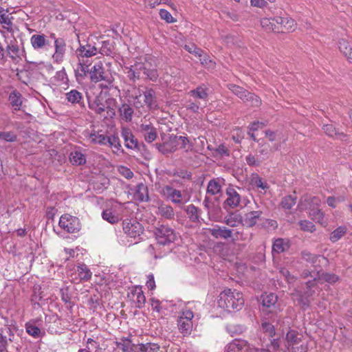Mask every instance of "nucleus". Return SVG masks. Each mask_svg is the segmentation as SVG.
<instances>
[{"label":"nucleus","mask_w":352,"mask_h":352,"mask_svg":"<svg viewBox=\"0 0 352 352\" xmlns=\"http://www.w3.org/2000/svg\"><path fill=\"white\" fill-rule=\"evenodd\" d=\"M277 24V32H285V31H293L296 23L294 19L288 16H275Z\"/></svg>","instance_id":"obj_15"},{"label":"nucleus","mask_w":352,"mask_h":352,"mask_svg":"<svg viewBox=\"0 0 352 352\" xmlns=\"http://www.w3.org/2000/svg\"><path fill=\"white\" fill-rule=\"evenodd\" d=\"M289 245L283 239H277L274 241L272 245V252L280 254L288 249Z\"/></svg>","instance_id":"obj_45"},{"label":"nucleus","mask_w":352,"mask_h":352,"mask_svg":"<svg viewBox=\"0 0 352 352\" xmlns=\"http://www.w3.org/2000/svg\"><path fill=\"white\" fill-rule=\"evenodd\" d=\"M185 211L192 222L196 223L199 221L200 210L197 207L193 204H190L186 206Z\"/></svg>","instance_id":"obj_38"},{"label":"nucleus","mask_w":352,"mask_h":352,"mask_svg":"<svg viewBox=\"0 0 352 352\" xmlns=\"http://www.w3.org/2000/svg\"><path fill=\"white\" fill-rule=\"evenodd\" d=\"M301 256L303 260L305 261L314 265L316 263L318 258H322V259H325L324 256H321L320 255H316L311 254L310 252L307 250H303L301 252Z\"/></svg>","instance_id":"obj_49"},{"label":"nucleus","mask_w":352,"mask_h":352,"mask_svg":"<svg viewBox=\"0 0 352 352\" xmlns=\"http://www.w3.org/2000/svg\"><path fill=\"white\" fill-rule=\"evenodd\" d=\"M116 346L123 352H135L138 348L137 344H132L129 338H122L120 342H116Z\"/></svg>","instance_id":"obj_32"},{"label":"nucleus","mask_w":352,"mask_h":352,"mask_svg":"<svg viewBox=\"0 0 352 352\" xmlns=\"http://www.w3.org/2000/svg\"><path fill=\"white\" fill-rule=\"evenodd\" d=\"M137 349L135 352H157L160 349L158 344L155 343H146L137 344Z\"/></svg>","instance_id":"obj_43"},{"label":"nucleus","mask_w":352,"mask_h":352,"mask_svg":"<svg viewBox=\"0 0 352 352\" xmlns=\"http://www.w3.org/2000/svg\"><path fill=\"white\" fill-rule=\"evenodd\" d=\"M318 279H322L329 283H335L338 280V276L334 274L323 273L321 276L318 275Z\"/></svg>","instance_id":"obj_61"},{"label":"nucleus","mask_w":352,"mask_h":352,"mask_svg":"<svg viewBox=\"0 0 352 352\" xmlns=\"http://www.w3.org/2000/svg\"><path fill=\"white\" fill-rule=\"evenodd\" d=\"M179 140L181 141L180 142V147L181 148H183L185 150V152H188L192 150L193 145L192 142L189 140V139L187 137L185 136H179L178 138Z\"/></svg>","instance_id":"obj_59"},{"label":"nucleus","mask_w":352,"mask_h":352,"mask_svg":"<svg viewBox=\"0 0 352 352\" xmlns=\"http://www.w3.org/2000/svg\"><path fill=\"white\" fill-rule=\"evenodd\" d=\"M300 228L302 230L305 232H313L316 230L315 225L307 220H302L298 223Z\"/></svg>","instance_id":"obj_58"},{"label":"nucleus","mask_w":352,"mask_h":352,"mask_svg":"<svg viewBox=\"0 0 352 352\" xmlns=\"http://www.w3.org/2000/svg\"><path fill=\"white\" fill-rule=\"evenodd\" d=\"M250 184L263 190L268 188L267 184L265 182H263V179L257 174L252 176Z\"/></svg>","instance_id":"obj_56"},{"label":"nucleus","mask_w":352,"mask_h":352,"mask_svg":"<svg viewBox=\"0 0 352 352\" xmlns=\"http://www.w3.org/2000/svg\"><path fill=\"white\" fill-rule=\"evenodd\" d=\"M69 160L72 164L78 166L85 164L86 158L82 153L76 151L70 153Z\"/></svg>","instance_id":"obj_44"},{"label":"nucleus","mask_w":352,"mask_h":352,"mask_svg":"<svg viewBox=\"0 0 352 352\" xmlns=\"http://www.w3.org/2000/svg\"><path fill=\"white\" fill-rule=\"evenodd\" d=\"M120 116L126 122H131L132 120L133 109L129 104L124 103L118 109Z\"/></svg>","instance_id":"obj_31"},{"label":"nucleus","mask_w":352,"mask_h":352,"mask_svg":"<svg viewBox=\"0 0 352 352\" xmlns=\"http://www.w3.org/2000/svg\"><path fill=\"white\" fill-rule=\"evenodd\" d=\"M224 223L230 227H236L237 224L243 225L242 216L237 214H231L225 219Z\"/></svg>","instance_id":"obj_47"},{"label":"nucleus","mask_w":352,"mask_h":352,"mask_svg":"<svg viewBox=\"0 0 352 352\" xmlns=\"http://www.w3.org/2000/svg\"><path fill=\"white\" fill-rule=\"evenodd\" d=\"M158 213L167 219H173L175 217L173 208L169 205L161 204L158 207Z\"/></svg>","instance_id":"obj_35"},{"label":"nucleus","mask_w":352,"mask_h":352,"mask_svg":"<svg viewBox=\"0 0 352 352\" xmlns=\"http://www.w3.org/2000/svg\"><path fill=\"white\" fill-rule=\"evenodd\" d=\"M309 217L313 221H315L319 223H322L324 218V213L319 210L317 207L309 209Z\"/></svg>","instance_id":"obj_52"},{"label":"nucleus","mask_w":352,"mask_h":352,"mask_svg":"<svg viewBox=\"0 0 352 352\" xmlns=\"http://www.w3.org/2000/svg\"><path fill=\"white\" fill-rule=\"evenodd\" d=\"M133 104L137 109L144 107L145 105L151 109H157V103L154 90L146 89L142 94L139 91V94L134 97Z\"/></svg>","instance_id":"obj_4"},{"label":"nucleus","mask_w":352,"mask_h":352,"mask_svg":"<svg viewBox=\"0 0 352 352\" xmlns=\"http://www.w3.org/2000/svg\"><path fill=\"white\" fill-rule=\"evenodd\" d=\"M122 224L124 233L131 238L140 236L143 233L142 225L135 219H125Z\"/></svg>","instance_id":"obj_10"},{"label":"nucleus","mask_w":352,"mask_h":352,"mask_svg":"<svg viewBox=\"0 0 352 352\" xmlns=\"http://www.w3.org/2000/svg\"><path fill=\"white\" fill-rule=\"evenodd\" d=\"M228 197L226 200V204L231 208H234L239 206L241 197L239 194L233 188L227 190Z\"/></svg>","instance_id":"obj_29"},{"label":"nucleus","mask_w":352,"mask_h":352,"mask_svg":"<svg viewBox=\"0 0 352 352\" xmlns=\"http://www.w3.org/2000/svg\"><path fill=\"white\" fill-rule=\"evenodd\" d=\"M263 212L261 210L251 211L245 213L242 217L243 226L251 228L255 226L258 220L261 218Z\"/></svg>","instance_id":"obj_22"},{"label":"nucleus","mask_w":352,"mask_h":352,"mask_svg":"<svg viewBox=\"0 0 352 352\" xmlns=\"http://www.w3.org/2000/svg\"><path fill=\"white\" fill-rule=\"evenodd\" d=\"M140 131L143 134L146 142H153L157 137V129L151 123H142Z\"/></svg>","instance_id":"obj_18"},{"label":"nucleus","mask_w":352,"mask_h":352,"mask_svg":"<svg viewBox=\"0 0 352 352\" xmlns=\"http://www.w3.org/2000/svg\"><path fill=\"white\" fill-rule=\"evenodd\" d=\"M14 334L9 327H6L0 332V352H3L12 344L14 339Z\"/></svg>","instance_id":"obj_17"},{"label":"nucleus","mask_w":352,"mask_h":352,"mask_svg":"<svg viewBox=\"0 0 352 352\" xmlns=\"http://www.w3.org/2000/svg\"><path fill=\"white\" fill-rule=\"evenodd\" d=\"M135 196L140 201H148L149 200L147 186L140 183L136 186Z\"/></svg>","instance_id":"obj_34"},{"label":"nucleus","mask_w":352,"mask_h":352,"mask_svg":"<svg viewBox=\"0 0 352 352\" xmlns=\"http://www.w3.org/2000/svg\"><path fill=\"white\" fill-rule=\"evenodd\" d=\"M90 138L93 142L98 143L100 144H107L108 142L109 137L104 134L91 133Z\"/></svg>","instance_id":"obj_57"},{"label":"nucleus","mask_w":352,"mask_h":352,"mask_svg":"<svg viewBox=\"0 0 352 352\" xmlns=\"http://www.w3.org/2000/svg\"><path fill=\"white\" fill-rule=\"evenodd\" d=\"M218 305L228 311L241 310L244 306L245 300L243 294L231 289H226L219 296Z\"/></svg>","instance_id":"obj_2"},{"label":"nucleus","mask_w":352,"mask_h":352,"mask_svg":"<svg viewBox=\"0 0 352 352\" xmlns=\"http://www.w3.org/2000/svg\"><path fill=\"white\" fill-rule=\"evenodd\" d=\"M261 25L266 32H277L278 28L275 21V17L262 19L261 20Z\"/></svg>","instance_id":"obj_33"},{"label":"nucleus","mask_w":352,"mask_h":352,"mask_svg":"<svg viewBox=\"0 0 352 352\" xmlns=\"http://www.w3.org/2000/svg\"><path fill=\"white\" fill-rule=\"evenodd\" d=\"M160 193L167 199H170L173 203H182V192L179 190L173 188L169 185L164 186L162 188Z\"/></svg>","instance_id":"obj_14"},{"label":"nucleus","mask_w":352,"mask_h":352,"mask_svg":"<svg viewBox=\"0 0 352 352\" xmlns=\"http://www.w3.org/2000/svg\"><path fill=\"white\" fill-rule=\"evenodd\" d=\"M127 297L139 309L142 308L146 302V298L140 286L130 288Z\"/></svg>","instance_id":"obj_11"},{"label":"nucleus","mask_w":352,"mask_h":352,"mask_svg":"<svg viewBox=\"0 0 352 352\" xmlns=\"http://www.w3.org/2000/svg\"><path fill=\"white\" fill-rule=\"evenodd\" d=\"M126 74L133 82L140 79L156 81L158 78L157 69L146 60L144 62H136L129 68Z\"/></svg>","instance_id":"obj_1"},{"label":"nucleus","mask_w":352,"mask_h":352,"mask_svg":"<svg viewBox=\"0 0 352 352\" xmlns=\"http://www.w3.org/2000/svg\"><path fill=\"white\" fill-rule=\"evenodd\" d=\"M21 97V94L16 90L12 91L9 96V101L12 106L14 107L15 111L19 110L22 104Z\"/></svg>","instance_id":"obj_41"},{"label":"nucleus","mask_w":352,"mask_h":352,"mask_svg":"<svg viewBox=\"0 0 352 352\" xmlns=\"http://www.w3.org/2000/svg\"><path fill=\"white\" fill-rule=\"evenodd\" d=\"M177 136H170L168 141L164 143H156L155 146L162 154L166 155L168 153H174L177 150L176 139Z\"/></svg>","instance_id":"obj_16"},{"label":"nucleus","mask_w":352,"mask_h":352,"mask_svg":"<svg viewBox=\"0 0 352 352\" xmlns=\"http://www.w3.org/2000/svg\"><path fill=\"white\" fill-rule=\"evenodd\" d=\"M65 97L67 100L73 104H77L80 106H84L82 94L76 89H72L65 94Z\"/></svg>","instance_id":"obj_28"},{"label":"nucleus","mask_w":352,"mask_h":352,"mask_svg":"<svg viewBox=\"0 0 352 352\" xmlns=\"http://www.w3.org/2000/svg\"><path fill=\"white\" fill-rule=\"evenodd\" d=\"M7 10H0V24L4 29L11 32L12 30V19L13 17L10 16V14H7Z\"/></svg>","instance_id":"obj_30"},{"label":"nucleus","mask_w":352,"mask_h":352,"mask_svg":"<svg viewBox=\"0 0 352 352\" xmlns=\"http://www.w3.org/2000/svg\"><path fill=\"white\" fill-rule=\"evenodd\" d=\"M346 232V228L343 226H340L336 228L334 231H333L330 236V240L332 242H336L338 241L342 236H343Z\"/></svg>","instance_id":"obj_54"},{"label":"nucleus","mask_w":352,"mask_h":352,"mask_svg":"<svg viewBox=\"0 0 352 352\" xmlns=\"http://www.w3.org/2000/svg\"><path fill=\"white\" fill-rule=\"evenodd\" d=\"M83 349L90 352H98L100 350V344L92 338H88L86 342V346Z\"/></svg>","instance_id":"obj_55"},{"label":"nucleus","mask_w":352,"mask_h":352,"mask_svg":"<svg viewBox=\"0 0 352 352\" xmlns=\"http://www.w3.org/2000/svg\"><path fill=\"white\" fill-rule=\"evenodd\" d=\"M116 104L117 102L115 98L109 95L100 94L91 103H89V107L98 114H102L106 111L105 118H113L116 116Z\"/></svg>","instance_id":"obj_3"},{"label":"nucleus","mask_w":352,"mask_h":352,"mask_svg":"<svg viewBox=\"0 0 352 352\" xmlns=\"http://www.w3.org/2000/svg\"><path fill=\"white\" fill-rule=\"evenodd\" d=\"M261 329L265 333H267L270 337H272L275 335L274 327L270 322H262Z\"/></svg>","instance_id":"obj_63"},{"label":"nucleus","mask_w":352,"mask_h":352,"mask_svg":"<svg viewBox=\"0 0 352 352\" xmlns=\"http://www.w3.org/2000/svg\"><path fill=\"white\" fill-rule=\"evenodd\" d=\"M209 232L215 239H223L225 240L232 239L233 240L234 230L226 226H215L214 228L209 229Z\"/></svg>","instance_id":"obj_13"},{"label":"nucleus","mask_w":352,"mask_h":352,"mask_svg":"<svg viewBox=\"0 0 352 352\" xmlns=\"http://www.w3.org/2000/svg\"><path fill=\"white\" fill-rule=\"evenodd\" d=\"M338 46L340 51L347 58L352 54V44L347 40L342 38L339 41Z\"/></svg>","instance_id":"obj_46"},{"label":"nucleus","mask_w":352,"mask_h":352,"mask_svg":"<svg viewBox=\"0 0 352 352\" xmlns=\"http://www.w3.org/2000/svg\"><path fill=\"white\" fill-rule=\"evenodd\" d=\"M89 76L91 80L94 82H98L100 81L105 82V87H108L109 85H111L114 80L111 74L108 71L104 70L103 65L101 62L95 64L90 69Z\"/></svg>","instance_id":"obj_5"},{"label":"nucleus","mask_w":352,"mask_h":352,"mask_svg":"<svg viewBox=\"0 0 352 352\" xmlns=\"http://www.w3.org/2000/svg\"><path fill=\"white\" fill-rule=\"evenodd\" d=\"M286 344L287 350H290L296 345L302 342V336L295 330L291 329L287 331L285 336Z\"/></svg>","instance_id":"obj_21"},{"label":"nucleus","mask_w":352,"mask_h":352,"mask_svg":"<svg viewBox=\"0 0 352 352\" xmlns=\"http://www.w3.org/2000/svg\"><path fill=\"white\" fill-rule=\"evenodd\" d=\"M67 45L65 40L61 37L55 38L54 53L52 55L54 62L58 64L61 63L64 60Z\"/></svg>","instance_id":"obj_12"},{"label":"nucleus","mask_w":352,"mask_h":352,"mask_svg":"<svg viewBox=\"0 0 352 352\" xmlns=\"http://www.w3.org/2000/svg\"><path fill=\"white\" fill-rule=\"evenodd\" d=\"M248 343L246 340L235 339L226 346V352H246Z\"/></svg>","instance_id":"obj_23"},{"label":"nucleus","mask_w":352,"mask_h":352,"mask_svg":"<svg viewBox=\"0 0 352 352\" xmlns=\"http://www.w3.org/2000/svg\"><path fill=\"white\" fill-rule=\"evenodd\" d=\"M184 49L189 53L193 54L197 56H202L203 50L197 47L195 44L185 45Z\"/></svg>","instance_id":"obj_60"},{"label":"nucleus","mask_w":352,"mask_h":352,"mask_svg":"<svg viewBox=\"0 0 352 352\" xmlns=\"http://www.w3.org/2000/svg\"><path fill=\"white\" fill-rule=\"evenodd\" d=\"M54 79L56 82L67 84L68 81V78L64 68L60 71H58L56 73V75L54 76Z\"/></svg>","instance_id":"obj_62"},{"label":"nucleus","mask_w":352,"mask_h":352,"mask_svg":"<svg viewBox=\"0 0 352 352\" xmlns=\"http://www.w3.org/2000/svg\"><path fill=\"white\" fill-rule=\"evenodd\" d=\"M320 200L317 197H302L298 204V208L302 211L307 208H316L320 206Z\"/></svg>","instance_id":"obj_20"},{"label":"nucleus","mask_w":352,"mask_h":352,"mask_svg":"<svg viewBox=\"0 0 352 352\" xmlns=\"http://www.w3.org/2000/svg\"><path fill=\"white\" fill-rule=\"evenodd\" d=\"M193 317L192 311L190 309H186L182 311L177 319L178 329L184 336L189 335L192 329V319Z\"/></svg>","instance_id":"obj_7"},{"label":"nucleus","mask_w":352,"mask_h":352,"mask_svg":"<svg viewBox=\"0 0 352 352\" xmlns=\"http://www.w3.org/2000/svg\"><path fill=\"white\" fill-rule=\"evenodd\" d=\"M296 196L287 195L284 197L280 202V205L284 209L290 210L296 203Z\"/></svg>","instance_id":"obj_50"},{"label":"nucleus","mask_w":352,"mask_h":352,"mask_svg":"<svg viewBox=\"0 0 352 352\" xmlns=\"http://www.w3.org/2000/svg\"><path fill=\"white\" fill-rule=\"evenodd\" d=\"M313 294V291H307L305 294H302L301 292H297L296 294H292V295L297 297L296 300L301 308L306 309L310 305L309 298Z\"/></svg>","instance_id":"obj_25"},{"label":"nucleus","mask_w":352,"mask_h":352,"mask_svg":"<svg viewBox=\"0 0 352 352\" xmlns=\"http://www.w3.org/2000/svg\"><path fill=\"white\" fill-rule=\"evenodd\" d=\"M102 217L104 220L111 224H115L120 220L119 217L118 215L113 214L112 211L109 209H107L102 212Z\"/></svg>","instance_id":"obj_51"},{"label":"nucleus","mask_w":352,"mask_h":352,"mask_svg":"<svg viewBox=\"0 0 352 352\" xmlns=\"http://www.w3.org/2000/svg\"><path fill=\"white\" fill-rule=\"evenodd\" d=\"M78 272L80 280H88L91 278V273L85 264L78 266Z\"/></svg>","instance_id":"obj_53"},{"label":"nucleus","mask_w":352,"mask_h":352,"mask_svg":"<svg viewBox=\"0 0 352 352\" xmlns=\"http://www.w3.org/2000/svg\"><path fill=\"white\" fill-rule=\"evenodd\" d=\"M90 69L89 65L84 63L79 62L76 69H75V76L78 80L83 79L87 74H89Z\"/></svg>","instance_id":"obj_40"},{"label":"nucleus","mask_w":352,"mask_h":352,"mask_svg":"<svg viewBox=\"0 0 352 352\" xmlns=\"http://www.w3.org/2000/svg\"><path fill=\"white\" fill-rule=\"evenodd\" d=\"M221 181L217 179H211L207 186V192L212 195H217L221 190Z\"/></svg>","instance_id":"obj_37"},{"label":"nucleus","mask_w":352,"mask_h":352,"mask_svg":"<svg viewBox=\"0 0 352 352\" xmlns=\"http://www.w3.org/2000/svg\"><path fill=\"white\" fill-rule=\"evenodd\" d=\"M228 88L241 100H245V96L248 92V90L234 84L228 85Z\"/></svg>","instance_id":"obj_48"},{"label":"nucleus","mask_w":352,"mask_h":352,"mask_svg":"<svg viewBox=\"0 0 352 352\" xmlns=\"http://www.w3.org/2000/svg\"><path fill=\"white\" fill-rule=\"evenodd\" d=\"M253 234L245 230H237L234 232L233 241H241L244 242L250 241Z\"/></svg>","instance_id":"obj_36"},{"label":"nucleus","mask_w":352,"mask_h":352,"mask_svg":"<svg viewBox=\"0 0 352 352\" xmlns=\"http://www.w3.org/2000/svg\"><path fill=\"white\" fill-rule=\"evenodd\" d=\"M263 311L277 314L280 311V308L277 305L278 296L274 293L263 294L261 296Z\"/></svg>","instance_id":"obj_9"},{"label":"nucleus","mask_w":352,"mask_h":352,"mask_svg":"<svg viewBox=\"0 0 352 352\" xmlns=\"http://www.w3.org/2000/svg\"><path fill=\"white\" fill-rule=\"evenodd\" d=\"M30 43L34 50L43 49L48 44L46 36L43 34L32 35L30 38Z\"/></svg>","instance_id":"obj_27"},{"label":"nucleus","mask_w":352,"mask_h":352,"mask_svg":"<svg viewBox=\"0 0 352 352\" xmlns=\"http://www.w3.org/2000/svg\"><path fill=\"white\" fill-rule=\"evenodd\" d=\"M6 57L8 56L12 61L21 58V52L16 40L11 41L5 48Z\"/></svg>","instance_id":"obj_19"},{"label":"nucleus","mask_w":352,"mask_h":352,"mask_svg":"<svg viewBox=\"0 0 352 352\" xmlns=\"http://www.w3.org/2000/svg\"><path fill=\"white\" fill-rule=\"evenodd\" d=\"M98 49L94 45L87 43L85 45L80 44V47L78 50V56L81 57H91L96 54Z\"/></svg>","instance_id":"obj_26"},{"label":"nucleus","mask_w":352,"mask_h":352,"mask_svg":"<svg viewBox=\"0 0 352 352\" xmlns=\"http://www.w3.org/2000/svg\"><path fill=\"white\" fill-rule=\"evenodd\" d=\"M122 136L124 140L125 146L129 148H136L138 146V142L130 131V129L124 128L122 130Z\"/></svg>","instance_id":"obj_24"},{"label":"nucleus","mask_w":352,"mask_h":352,"mask_svg":"<svg viewBox=\"0 0 352 352\" xmlns=\"http://www.w3.org/2000/svg\"><path fill=\"white\" fill-rule=\"evenodd\" d=\"M154 234L157 243L162 245L173 243L177 239L175 232L168 226L160 225L156 227Z\"/></svg>","instance_id":"obj_6"},{"label":"nucleus","mask_w":352,"mask_h":352,"mask_svg":"<svg viewBox=\"0 0 352 352\" xmlns=\"http://www.w3.org/2000/svg\"><path fill=\"white\" fill-rule=\"evenodd\" d=\"M189 94L196 101H198L197 100H203L204 101H206L208 98L206 89L202 87H198L197 89L191 90L189 92Z\"/></svg>","instance_id":"obj_42"},{"label":"nucleus","mask_w":352,"mask_h":352,"mask_svg":"<svg viewBox=\"0 0 352 352\" xmlns=\"http://www.w3.org/2000/svg\"><path fill=\"white\" fill-rule=\"evenodd\" d=\"M59 226L69 233H76L81 229V223L78 218L69 214H65L60 217Z\"/></svg>","instance_id":"obj_8"},{"label":"nucleus","mask_w":352,"mask_h":352,"mask_svg":"<svg viewBox=\"0 0 352 352\" xmlns=\"http://www.w3.org/2000/svg\"><path fill=\"white\" fill-rule=\"evenodd\" d=\"M26 331L29 335L32 336L34 338H38L41 333L40 329L31 324H26Z\"/></svg>","instance_id":"obj_64"},{"label":"nucleus","mask_w":352,"mask_h":352,"mask_svg":"<svg viewBox=\"0 0 352 352\" xmlns=\"http://www.w3.org/2000/svg\"><path fill=\"white\" fill-rule=\"evenodd\" d=\"M243 102L251 107H259L261 104V98L253 93L248 91L245 96Z\"/></svg>","instance_id":"obj_39"}]
</instances>
